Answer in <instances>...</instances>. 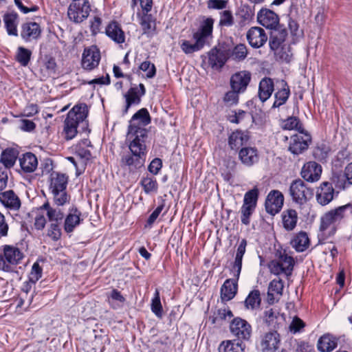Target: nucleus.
Wrapping results in <instances>:
<instances>
[{
    "mask_svg": "<svg viewBox=\"0 0 352 352\" xmlns=\"http://www.w3.org/2000/svg\"><path fill=\"white\" fill-rule=\"evenodd\" d=\"M151 122V117L146 109H141L131 118L128 127L127 138L130 140V153L122 155L121 164L130 170L142 167L146 161L148 130L146 129Z\"/></svg>",
    "mask_w": 352,
    "mask_h": 352,
    "instance_id": "1",
    "label": "nucleus"
},
{
    "mask_svg": "<svg viewBox=\"0 0 352 352\" xmlns=\"http://www.w3.org/2000/svg\"><path fill=\"white\" fill-rule=\"evenodd\" d=\"M88 107L85 104L75 105L67 113L64 121L63 135L67 140H72L80 130L88 129Z\"/></svg>",
    "mask_w": 352,
    "mask_h": 352,
    "instance_id": "2",
    "label": "nucleus"
},
{
    "mask_svg": "<svg viewBox=\"0 0 352 352\" xmlns=\"http://www.w3.org/2000/svg\"><path fill=\"white\" fill-rule=\"evenodd\" d=\"M213 24V19L210 17L204 18L201 22L199 29L192 34V38L195 43H192L188 40H182L180 41L182 50L185 54H188L200 51L203 49L208 39L212 36Z\"/></svg>",
    "mask_w": 352,
    "mask_h": 352,
    "instance_id": "3",
    "label": "nucleus"
},
{
    "mask_svg": "<svg viewBox=\"0 0 352 352\" xmlns=\"http://www.w3.org/2000/svg\"><path fill=\"white\" fill-rule=\"evenodd\" d=\"M24 255L16 246L4 245L0 248V270L4 272H12L14 266L19 264Z\"/></svg>",
    "mask_w": 352,
    "mask_h": 352,
    "instance_id": "4",
    "label": "nucleus"
},
{
    "mask_svg": "<svg viewBox=\"0 0 352 352\" xmlns=\"http://www.w3.org/2000/svg\"><path fill=\"white\" fill-rule=\"evenodd\" d=\"M294 265L293 257L287 255L285 252H280L276 259L270 261L268 267L272 274L277 276L283 274L288 277L292 275Z\"/></svg>",
    "mask_w": 352,
    "mask_h": 352,
    "instance_id": "5",
    "label": "nucleus"
},
{
    "mask_svg": "<svg viewBox=\"0 0 352 352\" xmlns=\"http://www.w3.org/2000/svg\"><path fill=\"white\" fill-rule=\"evenodd\" d=\"M349 209L352 212V204H347L324 213L320 218V230L325 231L331 225L340 223L344 218Z\"/></svg>",
    "mask_w": 352,
    "mask_h": 352,
    "instance_id": "6",
    "label": "nucleus"
},
{
    "mask_svg": "<svg viewBox=\"0 0 352 352\" xmlns=\"http://www.w3.org/2000/svg\"><path fill=\"white\" fill-rule=\"evenodd\" d=\"M90 10L88 0H78L73 1L69 6L67 15L71 21L75 23H80L87 18Z\"/></svg>",
    "mask_w": 352,
    "mask_h": 352,
    "instance_id": "7",
    "label": "nucleus"
},
{
    "mask_svg": "<svg viewBox=\"0 0 352 352\" xmlns=\"http://www.w3.org/2000/svg\"><path fill=\"white\" fill-rule=\"evenodd\" d=\"M230 329L233 336L236 337L239 342L249 340L251 338L252 329L250 324L241 318L232 320L230 324Z\"/></svg>",
    "mask_w": 352,
    "mask_h": 352,
    "instance_id": "8",
    "label": "nucleus"
},
{
    "mask_svg": "<svg viewBox=\"0 0 352 352\" xmlns=\"http://www.w3.org/2000/svg\"><path fill=\"white\" fill-rule=\"evenodd\" d=\"M289 194L294 201L303 204L313 195V190L308 188L301 179H296L290 185Z\"/></svg>",
    "mask_w": 352,
    "mask_h": 352,
    "instance_id": "9",
    "label": "nucleus"
},
{
    "mask_svg": "<svg viewBox=\"0 0 352 352\" xmlns=\"http://www.w3.org/2000/svg\"><path fill=\"white\" fill-rule=\"evenodd\" d=\"M311 142L309 133L302 131L291 136L289 151L294 155H299L307 150Z\"/></svg>",
    "mask_w": 352,
    "mask_h": 352,
    "instance_id": "10",
    "label": "nucleus"
},
{
    "mask_svg": "<svg viewBox=\"0 0 352 352\" xmlns=\"http://www.w3.org/2000/svg\"><path fill=\"white\" fill-rule=\"evenodd\" d=\"M100 60V52L96 46L85 48L82 53L81 65L86 70H92L97 67Z\"/></svg>",
    "mask_w": 352,
    "mask_h": 352,
    "instance_id": "11",
    "label": "nucleus"
},
{
    "mask_svg": "<svg viewBox=\"0 0 352 352\" xmlns=\"http://www.w3.org/2000/svg\"><path fill=\"white\" fill-rule=\"evenodd\" d=\"M284 197L278 190L271 191L265 201V210L267 213L274 215L278 213L283 206Z\"/></svg>",
    "mask_w": 352,
    "mask_h": 352,
    "instance_id": "12",
    "label": "nucleus"
},
{
    "mask_svg": "<svg viewBox=\"0 0 352 352\" xmlns=\"http://www.w3.org/2000/svg\"><path fill=\"white\" fill-rule=\"evenodd\" d=\"M257 21L261 25L272 30L279 27L278 16L268 9H262L258 12Z\"/></svg>",
    "mask_w": 352,
    "mask_h": 352,
    "instance_id": "13",
    "label": "nucleus"
},
{
    "mask_svg": "<svg viewBox=\"0 0 352 352\" xmlns=\"http://www.w3.org/2000/svg\"><path fill=\"white\" fill-rule=\"evenodd\" d=\"M146 93L144 85L140 83L138 86L132 87L124 95L126 99V106L123 111L126 113L129 107L133 104H138L141 101V97Z\"/></svg>",
    "mask_w": 352,
    "mask_h": 352,
    "instance_id": "14",
    "label": "nucleus"
},
{
    "mask_svg": "<svg viewBox=\"0 0 352 352\" xmlns=\"http://www.w3.org/2000/svg\"><path fill=\"white\" fill-rule=\"evenodd\" d=\"M246 37L249 44L254 48L262 47L267 41L265 30L260 27H252L248 31Z\"/></svg>",
    "mask_w": 352,
    "mask_h": 352,
    "instance_id": "15",
    "label": "nucleus"
},
{
    "mask_svg": "<svg viewBox=\"0 0 352 352\" xmlns=\"http://www.w3.org/2000/svg\"><path fill=\"white\" fill-rule=\"evenodd\" d=\"M280 339L279 333L276 331H269L265 333L261 340V349L263 352L274 351L279 348Z\"/></svg>",
    "mask_w": 352,
    "mask_h": 352,
    "instance_id": "16",
    "label": "nucleus"
},
{
    "mask_svg": "<svg viewBox=\"0 0 352 352\" xmlns=\"http://www.w3.org/2000/svg\"><path fill=\"white\" fill-rule=\"evenodd\" d=\"M334 189L332 184L324 182L320 184L316 190V200L321 206H326L333 199Z\"/></svg>",
    "mask_w": 352,
    "mask_h": 352,
    "instance_id": "17",
    "label": "nucleus"
},
{
    "mask_svg": "<svg viewBox=\"0 0 352 352\" xmlns=\"http://www.w3.org/2000/svg\"><path fill=\"white\" fill-rule=\"evenodd\" d=\"M250 79L251 74L248 72L241 71L234 74L230 79L232 89L240 93L243 92L246 89Z\"/></svg>",
    "mask_w": 352,
    "mask_h": 352,
    "instance_id": "18",
    "label": "nucleus"
},
{
    "mask_svg": "<svg viewBox=\"0 0 352 352\" xmlns=\"http://www.w3.org/2000/svg\"><path fill=\"white\" fill-rule=\"evenodd\" d=\"M41 33V27L36 22H27L21 25V36L25 42L37 39Z\"/></svg>",
    "mask_w": 352,
    "mask_h": 352,
    "instance_id": "19",
    "label": "nucleus"
},
{
    "mask_svg": "<svg viewBox=\"0 0 352 352\" xmlns=\"http://www.w3.org/2000/svg\"><path fill=\"white\" fill-rule=\"evenodd\" d=\"M322 173L321 166L315 162H309L305 164L301 170V176L307 182L318 181Z\"/></svg>",
    "mask_w": 352,
    "mask_h": 352,
    "instance_id": "20",
    "label": "nucleus"
},
{
    "mask_svg": "<svg viewBox=\"0 0 352 352\" xmlns=\"http://www.w3.org/2000/svg\"><path fill=\"white\" fill-rule=\"evenodd\" d=\"M290 96L289 87L286 81L281 80L278 82L277 91L274 94V102L272 108H278L286 103Z\"/></svg>",
    "mask_w": 352,
    "mask_h": 352,
    "instance_id": "21",
    "label": "nucleus"
},
{
    "mask_svg": "<svg viewBox=\"0 0 352 352\" xmlns=\"http://www.w3.org/2000/svg\"><path fill=\"white\" fill-rule=\"evenodd\" d=\"M0 201L6 208L13 211L18 210L21 205L19 197L12 190L1 192Z\"/></svg>",
    "mask_w": 352,
    "mask_h": 352,
    "instance_id": "22",
    "label": "nucleus"
},
{
    "mask_svg": "<svg viewBox=\"0 0 352 352\" xmlns=\"http://www.w3.org/2000/svg\"><path fill=\"white\" fill-rule=\"evenodd\" d=\"M287 35V30L284 28H281L280 27H278V29H275L271 32L269 45L270 49L274 52L276 55H278V51L281 47Z\"/></svg>",
    "mask_w": 352,
    "mask_h": 352,
    "instance_id": "23",
    "label": "nucleus"
},
{
    "mask_svg": "<svg viewBox=\"0 0 352 352\" xmlns=\"http://www.w3.org/2000/svg\"><path fill=\"white\" fill-rule=\"evenodd\" d=\"M239 158L245 166H252L258 162V151L254 147H243L239 152Z\"/></svg>",
    "mask_w": 352,
    "mask_h": 352,
    "instance_id": "24",
    "label": "nucleus"
},
{
    "mask_svg": "<svg viewBox=\"0 0 352 352\" xmlns=\"http://www.w3.org/2000/svg\"><path fill=\"white\" fill-rule=\"evenodd\" d=\"M274 91V83L272 78L264 77L259 82L258 96L262 102L268 100Z\"/></svg>",
    "mask_w": 352,
    "mask_h": 352,
    "instance_id": "25",
    "label": "nucleus"
},
{
    "mask_svg": "<svg viewBox=\"0 0 352 352\" xmlns=\"http://www.w3.org/2000/svg\"><path fill=\"white\" fill-rule=\"evenodd\" d=\"M81 212L76 207L69 209V213L65 217L64 229L66 232H72L75 228L80 223Z\"/></svg>",
    "mask_w": 352,
    "mask_h": 352,
    "instance_id": "26",
    "label": "nucleus"
},
{
    "mask_svg": "<svg viewBox=\"0 0 352 352\" xmlns=\"http://www.w3.org/2000/svg\"><path fill=\"white\" fill-rule=\"evenodd\" d=\"M246 246L247 241L245 239H242L236 250L235 259L232 267L233 276L234 277H236V279L239 278V276L241 272L242 260L245 252Z\"/></svg>",
    "mask_w": 352,
    "mask_h": 352,
    "instance_id": "27",
    "label": "nucleus"
},
{
    "mask_svg": "<svg viewBox=\"0 0 352 352\" xmlns=\"http://www.w3.org/2000/svg\"><path fill=\"white\" fill-rule=\"evenodd\" d=\"M239 279H227L221 288V298L223 301L232 300L237 292V281Z\"/></svg>",
    "mask_w": 352,
    "mask_h": 352,
    "instance_id": "28",
    "label": "nucleus"
},
{
    "mask_svg": "<svg viewBox=\"0 0 352 352\" xmlns=\"http://www.w3.org/2000/svg\"><path fill=\"white\" fill-rule=\"evenodd\" d=\"M68 177L65 174L53 172L50 175V191L66 190Z\"/></svg>",
    "mask_w": 352,
    "mask_h": 352,
    "instance_id": "29",
    "label": "nucleus"
},
{
    "mask_svg": "<svg viewBox=\"0 0 352 352\" xmlns=\"http://www.w3.org/2000/svg\"><path fill=\"white\" fill-rule=\"evenodd\" d=\"M3 22L7 32L10 36H18L17 25L19 23V15L14 12H7L3 15Z\"/></svg>",
    "mask_w": 352,
    "mask_h": 352,
    "instance_id": "30",
    "label": "nucleus"
},
{
    "mask_svg": "<svg viewBox=\"0 0 352 352\" xmlns=\"http://www.w3.org/2000/svg\"><path fill=\"white\" fill-rule=\"evenodd\" d=\"M106 34L116 43H122L125 41V35L120 25L115 22H111L106 28Z\"/></svg>",
    "mask_w": 352,
    "mask_h": 352,
    "instance_id": "31",
    "label": "nucleus"
},
{
    "mask_svg": "<svg viewBox=\"0 0 352 352\" xmlns=\"http://www.w3.org/2000/svg\"><path fill=\"white\" fill-rule=\"evenodd\" d=\"M282 221L283 228L287 230H293L298 221V213L294 209H287L282 213Z\"/></svg>",
    "mask_w": 352,
    "mask_h": 352,
    "instance_id": "32",
    "label": "nucleus"
},
{
    "mask_svg": "<svg viewBox=\"0 0 352 352\" xmlns=\"http://www.w3.org/2000/svg\"><path fill=\"white\" fill-rule=\"evenodd\" d=\"M249 137L245 132L236 131L232 132L228 138V144L232 149H238L245 144Z\"/></svg>",
    "mask_w": 352,
    "mask_h": 352,
    "instance_id": "33",
    "label": "nucleus"
},
{
    "mask_svg": "<svg viewBox=\"0 0 352 352\" xmlns=\"http://www.w3.org/2000/svg\"><path fill=\"white\" fill-rule=\"evenodd\" d=\"M20 166L25 173L34 172L37 166L38 160L35 155L32 153H26L19 159Z\"/></svg>",
    "mask_w": 352,
    "mask_h": 352,
    "instance_id": "34",
    "label": "nucleus"
},
{
    "mask_svg": "<svg viewBox=\"0 0 352 352\" xmlns=\"http://www.w3.org/2000/svg\"><path fill=\"white\" fill-rule=\"evenodd\" d=\"M336 338L330 334L322 336L318 342V349L322 352H330L337 346Z\"/></svg>",
    "mask_w": 352,
    "mask_h": 352,
    "instance_id": "35",
    "label": "nucleus"
},
{
    "mask_svg": "<svg viewBox=\"0 0 352 352\" xmlns=\"http://www.w3.org/2000/svg\"><path fill=\"white\" fill-rule=\"evenodd\" d=\"M227 60V56L223 51L213 49L209 53L208 63L215 68H221Z\"/></svg>",
    "mask_w": 352,
    "mask_h": 352,
    "instance_id": "36",
    "label": "nucleus"
},
{
    "mask_svg": "<svg viewBox=\"0 0 352 352\" xmlns=\"http://www.w3.org/2000/svg\"><path fill=\"white\" fill-rule=\"evenodd\" d=\"M45 210L48 220L52 222L61 223L64 218V213L60 208L52 207L48 202L45 203L41 210Z\"/></svg>",
    "mask_w": 352,
    "mask_h": 352,
    "instance_id": "37",
    "label": "nucleus"
},
{
    "mask_svg": "<svg viewBox=\"0 0 352 352\" xmlns=\"http://www.w3.org/2000/svg\"><path fill=\"white\" fill-rule=\"evenodd\" d=\"M144 192L147 195L155 194L158 190V184L155 178L146 175L142 177L140 182Z\"/></svg>",
    "mask_w": 352,
    "mask_h": 352,
    "instance_id": "38",
    "label": "nucleus"
},
{
    "mask_svg": "<svg viewBox=\"0 0 352 352\" xmlns=\"http://www.w3.org/2000/svg\"><path fill=\"white\" fill-rule=\"evenodd\" d=\"M292 246L297 252H303L309 247V240L306 232H299L291 241Z\"/></svg>",
    "mask_w": 352,
    "mask_h": 352,
    "instance_id": "39",
    "label": "nucleus"
},
{
    "mask_svg": "<svg viewBox=\"0 0 352 352\" xmlns=\"http://www.w3.org/2000/svg\"><path fill=\"white\" fill-rule=\"evenodd\" d=\"M283 287L284 283L281 279L272 280L268 287V301L273 303L274 295L282 296Z\"/></svg>",
    "mask_w": 352,
    "mask_h": 352,
    "instance_id": "40",
    "label": "nucleus"
},
{
    "mask_svg": "<svg viewBox=\"0 0 352 352\" xmlns=\"http://www.w3.org/2000/svg\"><path fill=\"white\" fill-rule=\"evenodd\" d=\"M261 302L260 292L257 289L250 292L244 302L248 309H255L259 307Z\"/></svg>",
    "mask_w": 352,
    "mask_h": 352,
    "instance_id": "41",
    "label": "nucleus"
},
{
    "mask_svg": "<svg viewBox=\"0 0 352 352\" xmlns=\"http://www.w3.org/2000/svg\"><path fill=\"white\" fill-rule=\"evenodd\" d=\"M242 342L236 340H227L221 343L219 352H242Z\"/></svg>",
    "mask_w": 352,
    "mask_h": 352,
    "instance_id": "42",
    "label": "nucleus"
},
{
    "mask_svg": "<svg viewBox=\"0 0 352 352\" xmlns=\"http://www.w3.org/2000/svg\"><path fill=\"white\" fill-rule=\"evenodd\" d=\"M151 309L158 318L163 317V308L160 300V292L157 289H155L154 296L151 300Z\"/></svg>",
    "mask_w": 352,
    "mask_h": 352,
    "instance_id": "43",
    "label": "nucleus"
},
{
    "mask_svg": "<svg viewBox=\"0 0 352 352\" xmlns=\"http://www.w3.org/2000/svg\"><path fill=\"white\" fill-rule=\"evenodd\" d=\"M53 196V201L57 206H63L69 202L70 197L66 190L50 192Z\"/></svg>",
    "mask_w": 352,
    "mask_h": 352,
    "instance_id": "44",
    "label": "nucleus"
},
{
    "mask_svg": "<svg viewBox=\"0 0 352 352\" xmlns=\"http://www.w3.org/2000/svg\"><path fill=\"white\" fill-rule=\"evenodd\" d=\"M16 160L15 152L11 149H6L2 152L1 162L5 166L4 168L8 170L9 168L14 166Z\"/></svg>",
    "mask_w": 352,
    "mask_h": 352,
    "instance_id": "45",
    "label": "nucleus"
},
{
    "mask_svg": "<svg viewBox=\"0 0 352 352\" xmlns=\"http://www.w3.org/2000/svg\"><path fill=\"white\" fill-rule=\"evenodd\" d=\"M248 55V49L245 44L236 45L230 52V58L236 60H243Z\"/></svg>",
    "mask_w": 352,
    "mask_h": 352,
    "instance_id": "46",
    "label": "nucleus"
},
{
    "mask_svg": "<svg viewBox=\"0 0 352 352\" xmlns=\"http://www.w3.org/2000/svg\"><path fill=\"white\" fill-rule=\"evenodd\" d=\"M125 301V298L117 289H113L108 295V302L113 309L120 307Z\"/></svg>",
    "mask_w": 352,
    "mask_h": 352,
    "instance_id": "47",
    "label": "nucleus"
},
{
    "mask_svg": "<svg viewBox=\"0 0 352 352\" xmlns=\"http://www.w3.org/2000/svg\"><path fill=\"white\" fill-rule=\"evenodd\" d=\"M32 52L30 50L23 47H19L16 52V59L23 66L28 65Z\"/></svg>",
    "mask_w": 352,
    "mask_h": 352,
    "instance_id": "48",
    "label": "nucleus"
},
{
    "mask_svg": "<svg viewBox=\"0 0 352 352\" xmlns=\"http://www.w3.org/2000/svg\"><path fill=\"white\" fill-rule=\"evenodd\" d=\"M282 127L285 130H296L298 132L305 131L296 117H289L283 122Z\"/></svg>",
    "mask_w": 352,
    "mask_h": 352,
    "instance_id": "49",
    "label": "nucleus"
},
{
    "mask_svg": "<svg viewBox=\"0 0 352 352\" xmlns=\"http://www.w3.org/2000/svg\"><path fill=\"white\" fill-rule=\"evenodd\" d=\"M56 63L53 58H49L41 66V72L43 77H48L56 72Z\"/></svg>",
    "mask_w": 352,
    "mask_h": 352,
    "instance_id": "50",
    "label": "nucleus"
},
{
    "mask_svg": "<svg viewBox=\"0 0 352 352\" xmlns=\"http://www.w3.org/2000/svg\"><path fill=\"white\" fill-rule=\"evenodd\" d=\"M258 189L254 188L247 192L244 195L243 204L245 206L256 208L258 199Z\"/></svg>",
    "mask_w": 352,
    "mask_h": 352,
    "instance_id": "51",
    "label": "nucleus"
},
{
    "mask_svg": "<svg viewBox=\"0 0 352 352\" xmlns=\"http://www.w3.org/2000/svg\"><path fill=\"white\" fill-rule=\"evenodd\" d=\"M140 25L144 33L146 34L150 32L154 28V22L152 16L147 13L143 14L140 19Z\"/></svg>",
    "mask_w": 352,
    "mask_h": 352,
    "instance_id": "52",
    "label": "nucleus"
},
{
    "mask_svg": "<svg viewBox=\"0 0 352 352\" xmlns=\"http://www.w3.org/2000/svg\"><path fill=\"white\" fill-rule=\"evenodd\" d=\"M219 25L230 27L234 24V17L230 10H223L219 13Z\"/></svg>",
    "mask_w": 352,
    "mask_h": 352,
    "instance_id": "53",
    "label": "nucleus"
},
{
    "mask_svg": "<svg viewBox=\"0 0 352 352\" xmlns=\"http://www.w3.org/2000/svg\"><path fill=\"white\" fill-rule=\"evenodd\" d=\"M60 224L61 223L52 222L48 229V236L54 241L58 240L61 236Z\"/></svg>",
    "mask_w": 352,
    "mask_h": 352,
    "instance_id": "54",
    "label": "nucleus"
},
{
    "mask_svg": "<svg viewBox=\"0 0 352 352\" xmlns=\"http://www.w3.org/2000/svg\"><path fill=\"white\" fill-rule=\"evenodd\" d=\"M305 323L298 317L294 316L289 326V331L293 333L300 332L305 327Z\"/></svg>",
    "mask_w": 352,
    "mask_h": 352,
    "instance_id": "55",
    "label": "nucleus"
},
{
    "mask_svg": "<svg viewBox=\"0 0 352 352\" xmlns=\"http://www.w3.org/2000/svg\"><path fill=\"white\" fill-rule=\"evenodd\" d=\"M140 69L146 72V76L147 78H153L156 73V69L154 64L151 63L150 61H144L140 65Z\"/></svg>",
    "mask_w": 352,
    "mask_h": 352,
    "instance_id": "56",
    "label": "nucleus"
},
{
    "mask_svg": "<svg viewBox=\"0 0 352 352\" xmlns=\"http://www.w3.org/2000/svg\"><path fill=\"white\" fill-rule=\"evenodd\" d=\"M255 208L243 205L241 208L242 223L248 225L250 223V218Z\"/></svg>",
    "mask_w": 352,
    "mask_h": 352,
    "instance_id": "57",
    "label": "nucleus"
},
{
    "mask_svg": "<svg viewBox=\"0 0 352 352\" xmlns=\"http://www.w3.org/2000/svg\"><path fill=\"white\" fill-rule=\"evenodd\" d=\"M42 276V269L38 263L33 264L29 279L32 283H36Z\"/></svg>",
    "mask_w": 352,
    "mask_h": 352,
    "instance_id": "58",
    "label": "nucleus"
},
{
    "mask_svg": "<svg viewBox=\"0 0 352 352\" xmlns=\"http://www.w3.org/2000/svg\"><path fill=\"white\" fill-rule=\"evenodd\" d=\"M14 3L20 11L24 14H27L30 12H36L38 9V6L34 5L28 6L23 0H14Z\"/></svg>",
    "mask_w": 352,
    "mask_h": 352,
    "instance_id": "59",
    "label": "nucleus"
},
{
    "mask_svg": "<svg viewBox=\"0 0 352 352\" xmlns=\"http://www.w3.org/2000/svg\"><path fill=\"white\" fill-rule=\"evenodd\" d=\"M240 92L233 89L232 91H228L224 96V102L227 103L228 105H233L236 104L239 100L238 94Z\"/></svg>",
    "mask_w": 352,
    "mask_h": 352,
    "instance_id": "60",
    "label": "nucleus"
},
{
    "mask_svg": "<svg viewBox=\"0 0 352 352\" xmlns=\"http://www.w3.org/2000/svg\"><path fill=\"white\" fill-rule=\"evenodd\" d=\"M162 167V162L160 158L153 159L148 166V170L153 175H157Z\"/></svg>",
    "mask_w": 352,
    "mask_h": 352,
    "instance_id": "61",
    "label": "nucleus"
},
{
    "mask_svg": "<svg viewBox=\"0 0 352 352\" xmlns=\"http://www.w3.org/2000/svg\"><path fill=\"white\" fill-rule=\"evenodd\" d=\"M227 1L226 0H208V8L209 9L222 10L226 8Z\"/></svg>",
    "mask_w": 352,
    "mask_h": 352,
    "instance_id": "62",
    "label": "nucleus"
},
{
    "mask_svg": "<svg viewBox=\"0 0 352 352\" xmlns=\"http://www.w3.org/2000/svg\"><path fill=\"white\" fill-rule=\"evenodd\" d=\"M344 179L343 188H347L349 185H352V163L349 164L344 170V174L342 176Z\"/></svg>",
    "mask_w": 352,
    "mask_h": 352,
    "instance_id": "63",
    "label": "nucleus"
},
{
    "mask_svg": "<svg viewBox=\"0 0 352 352\" xmlns=\"http://www.w3.org/2000/svg\"><path fill=\"white\" fill-rule=\"evenodd\" d=\"M76 155L85 161H87L91 157V152L87 149L81 146V144H78L76 148Z\"/></svg>",
    "mask_w": 352,
    "mask_h": 352,
    "instance_id": "64",
    "label": "nucleus"
}]
</instances>
